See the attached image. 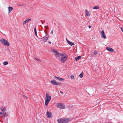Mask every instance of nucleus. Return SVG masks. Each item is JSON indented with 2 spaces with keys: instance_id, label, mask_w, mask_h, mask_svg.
<instances>
[{
  "instance_id": "1",
  "label": "nucleus",
  "mask_w": 123,
  "mask_h": 123,
  "mask_svg": "<svg viewBox=\"0 0 123 123\" xmlns=\"http://www.w3.org/2000/svg\"><path fill=\"white\" fill-rule=\"evenodd\" d=\"M60 55L61 57L60 61L62 63H64L68 59V56L64 53L61 54Z\"/></svg>"
},
{
  "instance_id": "2",
  "label": "nucleus",
  "mask_w": 123,
  "mask_h": 123,
  "mask_svg": "<svg viewBox=\"0 0 123 123\" xmlns=\"http://www.w3.org/2000/svg\"><path fill=\"white\" fill-rule=\"evenodd\" d=\"M46 98L45 99V105L46 106H47L49 102L50 101L51 98V96L47 93H46Z\"/></svg>"
},
{
  "instance_id": "3",
  "label": "nucleus",
  "mask_w": 123,
  "mask_h": 123,
  "mask_svg": "<svg viewBox=\"0 0 123 123\" xmlns=\"http://www.w3.org/2000/svg\"><path fill=\"white\" fill-rule=\"evenodd\" d=\"M0 41L1 43L4 45L7 46H9L10 45L8 42L4 38H2L0 39Z\"/></svg>"
},
{
  "instance_id": "4",
  "label": "nucleus",
  "mask_w": 123,
  "mask_h": 123,
  "mask_svg": "<svg viewBox=\"0 0 123 123\" xmlns=\"http://www.w3.org/2000/svg\"><path fill=\"white\" fill-rule=\"evenodd\" d=\"M56 106L57 107L61 109H64L65 107V106L64 105L59 103L57 104Z\"/></svg>"
},
{
  "instance_id": "5",
  "label": "nucleus",
  "mask_w": 123,
  "mask_h": 123,
  "mask_svg": "<svg viewBox=\"0 0 123 123\" xmlns=\"http://www.w3.org/2000/svg\"><path fill=\"white\" fill-rule=\"evenodd\" d=\"M52 51L56 57H59V53L55 49H52Z\"/></svg>"
},
{
  "instance_id": "6",
  "label": "nucleus",
  "mask_w": 123,
  "mask_h": 123,
  "mask_svg": "<svg viewBox=\"0 0 123 123\" xmlns=\"http://www.w3.org/2000/svg\"><path fill=\"white\" fill-rule=\"evenodd\" d=\"M50 82L52 84L54 85H58L61 84L60 83H58L56 82V81L55 80H51Z\"/></svg>"
},
{
  "instance_id": "7",
  "label": "nucleus",
  "mask_w": 123,
  "mask_h": 123,
  "mask_svg": "<svg viewBox=\"0 0 123 123\" xmlns=\"http://www.w3.org/2000/svg\"><path fill=\"white\" fill-rule=\"evenodd\" d=\"M63 123H68L71 121V119L69 118H65L63 119Z\"/></svg>"
},
{
  "instance_id": "8",
  "label": "nucleus",
  "mask_w": 123,
  "mask_h": 123,
  "mask_svg": "<svg viewBox=\"0 0 123 123\" xmlns=\"http://www.w3.org/2000/svg\"><path fill=\"white\" fill-rule=\"evenodd\" d=\"M100 35L101 36L102 38H105L106 37V35H105L104 31V30H102L100 32Z\"/></svg>"
},
{
  "instance_id": "9",
  "label": "nucleus",
  "mask_w": 123,
  "mask_h": 123,
  "mask_svg": "<svg viewBox=\"0 0 123 123\" xmlns=\"http://www.w3.org/2000/svg\"><path fill=\"white\" fill-rule=\"evenodd\" d=\"M31 21V19H28L24 21L23 23V25H25L27 23H28Z\"/></svg>"
},
{
  "instance_id": "10",
  "label": "nucleus",
  "mask_w": 123,
  "mask_h": 123,
  "mask_svg": "<svg viewBox=\"0 0 123 123\" xmlns=\"http://www.w3.org/2000/svg\"><path fill=\"white\" fill-rule=\"evenodd\" d=\"M47 117L51 118L52 117V114L51 112L48 111L46 113Z\"/></svg>"
},
{
  "instance_id": "11",
  "label": "nucleus",
  "mask_w": 123,
  "mask_h": 123,
  "mask_svg": "<svg viewBox=\"0 0 123 123\" xmlns=\"http://www.w3.org/2000/svg\"><path fill=\"white\" fill-rule=\"evenodd\" d=\"M106 49L108 51H110V52H113V49L111 48L108 47H106Z\"/></svg>"
},
{
  "instance_id": "12",
  "label": "nucleus",
  "mask_w": 123,
  "mask_h": 123,
  "mask_svg": "<svg viewBox=\"0 0 123 123\" xmlns=\"http://www.w3.org/2000/svg\"><path fill=\"white\" fill-rule=\"evenodd\" d=\"M85 11L86 16H89L90 15V13L86 9Z\"/></svg>"
},
{
  "instance_id": "13",
  "label": "nucleus",
  "mask_w": 123,
  "mask_h": 123,
  "mask_svg": "<svg viewBox=\"0 0 123 123\" xmlns=\"http://www.w3.org/2000/svg\"><path fill=\"white\" fill-rule=\"evenodd\" d=\"M57 121L59 123H63V118H61L57 119Z\"/></svg>"
},
{
  "instance_id": "14",
  "label": "nucleus",
  "mask_w": 123,
  "mask_h": 123,
  "mask_svg": "<svg viewBox=\"0 0 123 123\" xmlns=\"http://www.w3.org/2000/svg\"><path fill=\"white\" fill-rule=\"evenodd\" d=\"M66 40L67 41V42H68V43L71 46H72L73 45H74V43H72V42L69 41V40H68L67 38H66Z\"/></svg>"
},
{
  "instance_id": "15",
  "label": "nucleus",
  "mask_w": 123,
  "mask_h": 123,
  "mask_svg": "<svg viewBox=\"0 0 123 123\" xmlns=\"http://www.w3.org/2000/svg\"><path fill=\"white\" fill-rule=\"evenodd\" d=\"M8 13H9L12 10L13 8L9 6L8 7Z\"/></svg>"
},
{
  "instance_id": "16",
  "label": "nucleus",
  "mask_w": 123,
  "mask_h": 123,
  "mask_svg": "<svg viewBox=\"0 0 123 123\" xmlns=\"http://www.w3.org/2000/svg\"><path fill=\"white\" fill-rule=\"evenodd\" d=\"M98 53V51H97L95 50L94 51V53H93V55H91V57H92L93 56V55H96V54Z\"/></svg>"
},
{
  "instance_id": "17",
  "label": "nucleus",
  "mask_w": 123,
  "mask_h": 123,
  "mask_svg": "<svg viewBox=\"0 0 123 123\" xmlns=\"http://www.w3.org/2000/svg\"><path fill=\"white\" fill-rule=\"evenodd\" d=\"M8 115V114L7 112L3 113V116L4 117H7Z\"/></svg>"
},
{
  "instance_id": "18",
  "label": "nucleus",
  "mask_w": 123,
  "mask_h": 123,
  "mask_svg": "<svg viewBox=\"0 0 123 123\" xmlns=\"http://www.w3.org/2000/svg\"><path fill=\"white\" fill-rule=\"evenodd\" d=\"M81 58V56H79L78 57H77L75 58V60H76V61H77L78 60H79Z\"/></svg>"
},
{
  "instance_id": "19",
  "label": "nucleus",
  "mask_w": 123,
  "mask_h": 123,
  "mask_svg": "<svg viewBox=\"0 0 123 123\" xmlns=\"http://www.w3.org/2000/svg\"><path fill=\"white\" fill-rule=\"evenodd\" d=\"M34 59L37 61L40 62H41V61L40 60L39 58H38L37 57H35L34 58Z\"/></svg>"
},
{
  "instance_id": "20",
  "label": "nucleus",
  "mask_w": 123,
  "mask_h": 123,
  "mask_svg": "<svg viewBox=\"0 0 123 123\" xmlns=\"http://www.w3.org/2000/svg\"><path fill=\"white\" fill-rule=\"evenodd\" d=\"M99 8L98 6H95L93 7V9H98Z\"/></svg>"
},
{
  "instance_id": "21",
  "label": "nucleus",
  "mask_w": 123,
  "mask_h": 123,
  "mask_svg": "<svg viewBox=\"0 0 123 123\" xmlns=\"http://www.w3.org/2000/svg\"><path fill=\"white\" fill-rule=\"evenodd\" d=\"M6 108L4 107L3 109H2V108H1V110L2 111L4 112L6 111Z\"/></svg>"
},
{
  "instance_id": "22",
  "label": "nucleus",
  "mask_w": 123,
  "mask_h": 123,
  "mask_svg": "<svg viewBox=\"0 0 123 123\" xmlns=\"http://www.w3.org/2000/svg\"><path fill=\"white\" fill-rule=\"evenodd\" d=\"M34 31H35V35L37 36V30H36V26H35V28L34 29Z\"/></svg>"
},
{
  "instance_id": "23",
  "label": "nucleus",
  "mask_w": 123,
  "mask_h": 123,
  "mask_svg": "<svg viewBox=\"0 0 123 123\" xmlns=\"http://www.w3.org/2000/svg\"><path fill=\"white\" fill-rule=\"evenodd\" d=\"M48 37H46V38H45L43 40V41L44 42H46L48 40Z\"/></svg>"
},
{
  "instance_id": "24",
  "label": "nucleus",
  "mask_w": 123,
  "mask_h": 123,
  "mask_svg": "<svg viewBox=\"0 0 123 123\" xmlns=\"http://www.w3.org/2000/svg\"><path fill=\"white\" fill-rule=\"evenodd\" d=\"M79 76L81 78H82L83 76V74L82 73H81L79 75Z\"/></svg>"
},
{
  "instance_id": "25",
  "label": "nucleus",
  "mask_w": 123,
  "mask_h": 123,
  "mask_svg": "<svg viewBox=\"0 0 123 123\" xmlns=\"http://www.w3.org/2000/svg\"><path fill=\"white\" fill-rule=\"evenodd\" d=\"M64 80V79H63L60 78L58 80L60 81H63Z\"/></svg>"
},
{
  "instance_id": "26",
  "label": "nucleus",
  "mask_w": 123,
  "mask_h": 123,
  "mask_svg": "<svg viewBox=\"0 0 123 123\" xmlns=\"http://www.w3.org/2000/svg\"><path fill=\"white\" fill-rule=\"evenodd\" d=\"M23 97L26 100H27L28 99V98L25 95H23Z\"/></svg>"
},
{
  "instance_id": "27",
  "label": "nucleus",
  "mask_w": 123,
  "mask_h": 123,
  "mask_svg": "<svg viewBox=\"0 0 123 123\" xmlns=\"http://www.w3.org/2000/svg\"><path fill=\"white\" fill-rule=\"evenodd\" d=\"M8 62L7 61H5L3 63V64L4 65H6L8 64Z\"/></svg>"
},
{
  "instance_id": "28",
  "label": "nucleus",
  "mask_w": 123,
  "mask_h": 123,
  "mask_svg": "<svg viewBox=\"0 0 123 123\" xmlns=\"http://www.w3.org/2000/svg\"><path fill=\"white\" fill-rule=\"evenodd\" d=\"M71 78L72 79H74V76L72 75L70 76Z\"/></svg>"
},
{
  "instance_id": "29",
  "label": "nucleus",
  "mask_w": 123,
  "mask_h": 123,
  "mask_svg": "<svg viewBox=\"0 0 123 123\" xmlns=\"http://www.w3.org/2000/svg\"><path fill=\"white\" fill-rule=\"evenodd\" d=\"M54 77H55V79H56V80H59V78H60L59 77H56V76H55Z\"/></svg>"
},
{
  "instance_id": "30",
  "label": "nucleus",
  "mask_w": 123,
  "mask_h": 123,
  "mask_svg": "<svg viewBox=\"0 0 123 123\" xmlns=\"http://www.w3.org/2000/svg\"><path fill=\"white\" fill-rule=\"evenodd\" d=\"M44 27L46 29L48 30L49 29V28L48 27V26H44Z\"/></svg>"
},
{
  "instance_id": "31",
  "label": "nucleus",
  "mask_w": 123,
  "mask_h": 123,
  "mask_svg": "<svg viewBox=\"0 0 123 123\" xmlns=\"http://www.w3.org/2000/svg\"><path fill=\"white\" fill-rule=\"evenodd\" d=\"M120 29H121V30L123 32V28L122 27H120Z\"/></svg>"
},
{
  "instance_id": "32",
  "label": "nucleus",
  "mask_w": 123,
  "mask_h": 123,
  "mask_svg": "<svg viewBox=\"0 0 123 123\" xmlns=\"http://www.w3.org/2000/svg\"><path fill=\"white\" fill-rule=\"evenodd\" d=\"M50 34H53V30H51V32H50Z\"/></svg>"
},
{
  "instance_id": "33",
  "label": "nucleus",
  "mask_w": 123,
  "mask_h": 123,
  "mask_svg": "<svg viewBox=\"0 0 123 123\" xmlns=\"http://www.w3.org/2000/svg\"><path fill=\"white\" fill-rule=\"evenodd\" d=\"M23 5L22 4H19V6H22Z\"/></svg>"
},
{
  "instance_id": "34",
  "label": "nucleus",
  "mask_w": 123,
  "mask_h": 123,
  "mask_svg": "<svg viewBox=\"0 0 123 123\" xmlns=\"http://www.w3.org/2000/svg\"><path fill=\"white\" fill-rule=\"evenodd\" d=\"M3 113H2V112H0V115H3Z\"/></svg>"
},
{
  "instance_id": "35",
  "label": "nucleus",
  "mask_w": 123,
  "mask_h": 123,
  "mask_svg": "<svg viewBox=\"0 0 123 123\" xmlns=\"http://www.w3.org/2000/svg\"><path fill=\"white\" fill-rule=\"evenodd\" d=\"M88 27L89 28H91V26L90 25H89V26H88Z\"/></svg>"
},
{
  "instance_id": "36",
  "label": "nucleus",
  "mask_w": 123,
  "mask_h": 123,
  "mask_svg": "<svg viewBox=\"0 0 123 123\" xmlns=\"http://www.w3.org/2000/svg\"><path fill=\"white\" fill-rule=\"evenodd\" d=\"M51 43V42H50H50H49V43H50V44Z\"/></svg>"
},
{
  "instance_id": "37",
  "label": "nucleus",
  "mask_w": 123,
  "mask_h": 123,
  "mask_svg": "<svg viewBox=\"0 0 123 123\" xmlns=\"http://www.w3.org/2000/svg\"><path fill=\"white\" fill-rule=\"evenodd\" d=\"M41 22L42 24H43V22L42 21H41Z\"/></svg>"
},
{
  "instance_id": "38",
  "label": "nucleus",
  "mask_w": 123,
  "mask_h": 123,
  "mask_svg": "<svg viewBox=\"0 0 123 123\" xmlns=\"http://www.w3.org/2000/svg\"><path fill=\"white\" fill-rule=\"evenodd\" d=\"M60 93H63V92H61V91H60Z\"/></svg>"
}]
</instances>
